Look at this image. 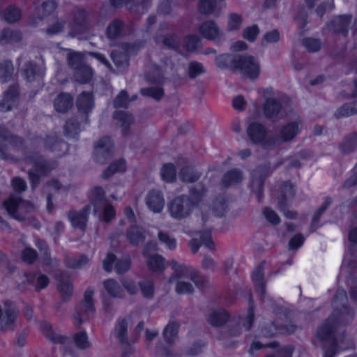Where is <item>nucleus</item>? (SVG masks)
<instances>
[{
	"label": "nucleus",
	"mask_w": 357,
	"mask_h": 357,
	"mask_svg": "<svg viewBox=\"0 0 357 357\" xmlns=\"http://www.w3.org/2000/svg\"><path fill=\"white\" fill-rule=\"evenodd\" d=\"M64 128L68 136L75 137L79 133V123L76 119L71 118L66 121Z\"/></svg>",
	"instance_id": "62"
},
{
	"label": "nucleus",
	"mask_w": 357,
	"mask_h": 357,
	"mask_svg": "<svg viewBox=\"0 0 357 357\" xmlns=\"http://www.w3.org/2000/svg\"><path fill=\"white\" fill-rule=\"evenodd\" d=\"M349 240L351 243L349 251L352 257V259H350V261H354L357 259V227L350 230Z\"/></svg>",
	"instance_id": "61"
},
{
	"label": "nucleus",
	"mask_w": 357,
	"mask_h": 357,
	"mask_svg": "<svg viewBox=\"0 0 357 357\" xmlns=\"http://www.w3.org/2000/svg\"><path fill=\"white\" fill-rule=\"evenodd\" d=\"M200 43V38L197 35H188L184 39V47L188 52L196 50Z\"/></svg>",
	"instance_id": "64"
},
{
	"label": "nucleus",
	"mask_w": 357,
	"mask_h": 357,
	"mask_svg": "<svg viewBox=\"0 0 357 357\" xmlns=\"http://www.w3.org/2000/svg\"><path fill=\"white\" fill-rule=\"evenodd\" d=\"M92 69L84 64L79 69L75 70V77L77 82L82 84L88 82L92 77Z\"/></svg>",
	"instance_id": "49"
},
{
	"label": "nucleus",
	"mask_w": 357,
	"mask_h": 357,
	"mask_svg": "<svg viewBox=\"0 0 357 357\" xmlns=\"http://www.w3.org/2000/svg\"><path fill=\"white\" fill-rule=\"evenodd\" d=\"M3 205L8 213L14 219L32 225L36 229L40 228L39 221L33 216L37 207L33 202L16 195H11L3 202Z\"/></svg>",
	"instance_id": "2"
},
{
	"label": "nucleus",
	"mask_w": 357,
	"mask_h": 357,
	"mask_svg": "<svg viewBox=\"0 0 357 357\" xmlns=\"http://www.w3.org/2000/svg\"><path fill=\"white\" fill-rule=\"evenodd\" d=\"M146 204L153 212L160 213L165 205L162 194L157 190H151L146 197Z\"/></svg>",
	"instance_id": "29"
},
{
	"label": "nucleus",
	"mask_w": 357,
	"mask_h": 357,
	"mask_svg": "<svg viewBox=\"0 0 357 357\" xmlns=\"http://www.w3.org/2000/svg\"><path fill=\"white\" fill-rule=\"evenodd\" d=\"M243 178V172L239 169H232L227 172L222 176L220 185L222 188H228L240 183Z\"/></svg>",
	"instance_id": "27"
},
{
	"label": "nucleus",
	"mask_w": 357,
	"mask_h": 357,
	"mask_svg": "<svg viewBox=\"0 0 357 357\" xmlns=\"http://www.w3.org/2000/svg\"><path fill=\"white\" fill-rule=\"evenodd\" d=\"M14 67L12 62L6 60L0 63V81L8 82L13 76Z\"/></svg>",
	"instance_id": "48"
},
{
	"label": "nucleus",
	"mask_w": 357,
	"mask_h": 357,
	"mask_svg": "<svg viewBox=\"0 0 357 357\" xmlns=\"http://www.w3.org/2000/svg\"><path fill=\"white\" fill-rule=\"evenodd\" d=\"M45 67L43 61L37 63L35 61H28L24 64L22 73L24 79L32 82L45 75Z\"/></svg>",
	"instance_id": "19"
},
{
	"label": "nucleus",
	"mask_w": 357,
	"mask_h": 357,
	"mask_svg": "<svg viewBox=\"0 0 357 357\" xmlns=\"http://www.w3.org/2000/svg\"><path fill=\"white\" fill-rule=\"evenodd\" d=\"M189 202L184 194L176 196L167 204L169 215L176 220H182L190 217L194 208Z\"/></svg>",
	"instance_id": "6"
},
{
	"label": "nucleus",
	"mask_w": 357,
	"mask_h": 357,
	"mask_svg": "<svg viewBox=\"0 0 357 357\" xmlns=\"http://www.w3.org/2000/svg\"><path fill=\"white\" fill-rule=\"evenodd\" d=\"M347 296L343 289H338L333 298V312L325 322L317 328V338L321 342H333L335 327L349 324L354 318V312L347 307Z\"/></svg>",
	"instance_id": "1"
},
{
	"label": "nucleus",
	"mask_w": 357,
	"mask_h": 357,
	"mask_svg": "<svg viewBox=\"0 0 357 357\" xmlns=\"http://www.w3.org/2000/svg\"><path fill=\"white\" fill-rule=\"evenodd\" d=\"M93 98L89 92H82L77 98L76 105L78 109V117L85 123L89 122L88 114L93 107Z\"/></svg>",
	"instance_id": "15"
},
{
	"label": "nucleus",
	"mask_w": 357,
	"mask_h": 357,
	"mask_svg": "<svg viewBox=\"0 0 357 357\" xmlns=\"http://www.w3.org/2000/svg\"><path fill=\"white\" fill-rule=\"evenodd\" d=\"M90 211V206H85L81 211H70L68 213V218L74 227H77L84 231L88 220V213Z\"/></svg>",
	"instance_id": "23"
},
{
	"label": "nucleus",
	"mask_w": 357,
	"mask_h": 357,
	"mask_svg": "<svg viewBox=\"0 0 357 357\" xmlns=\"http://www.w3.org/2000/svg\"><path fill=\"white\" fill-rule=\"evenodd\" d=\"M73 105V98L66 93H60L54 100V105L55 109L61 113L68 112Z\"/></svg>",
	"instance_id": "33"
},
{
	"label": "nucleus",
	"mask_w": 357,
	"mask_h": 357,
	"mask_svg": "<svg viewBox=\"0 0 357 357\" xmlns=\"http://www.w3.org/2000/svg\"><path fill=\"white\" fill-rule=\"evenodd\" d=\"M89 259L86 255H81L79 257H67L66 259V265L71 268H80L88 264Z\"/></svg>",
	"instance_id": "56"
},
{
	"label": "nucleus",
	"mask_w": 357,
	"mask_h": 357,
	"mask_svg": "<svg viewBox=\"0 0 357 357\" xmlns=\"http://www.w3.org/2000/svg\"><path fill=\"white\" fill-rule=\"evenodd\" d=\"M21 17V10L15 6H8L4 11V19L8 23H14Z\"/></svg>",
	"instance_id": "55"
},
{
	"label": "nucleus",
	"mask_w": 357,
	"mask_h": 357,
	"mask_svg": "<svg viewBox=\"0 0 357 357\" xmlns=\"http://www.w3.org/2000/svg\"><path fill=\"white\" fill-rule=\"evenodd\" d=\"M170 265L174 271V275L169 278V282L172 283L175 279L183 277L188 273V268L184 264H179L175 260H172Z\"/></svg>",
	"instance_id": "53"
},
{
	"label": "nucleus",
	"mask_w": 357,
	"mask_h": 357,
	"mask_svg": "<svg viewBox=\"0 0 357 357\" xmlns=\"http://www.w3.org/2000/svg\"><path fill=\"white\" fill-rule=\"evenodd\" d=\"M357 114V109L355 101L352 102L344 103L338 107L334 112V117L337 119L349 117Z\"/></svg>",
	"instance_id": "42"
},
{
	"label": "nucleus",
	"mask_w": 357,
	"mask_h": 357,
	"mask_svg": "<svg viewBox=\"0 0 357 357\" xmlns=\"http://www.w3.org/2000/svg\"><path fill=\"white\" fill-rule=\"evenodd\" d=\"M351 15H342L334 17L326 24L329 31L335 34H341L347 36L349 28L352 22Z\"/></svg>",
	"instance_id": "12"
},
{
	"label": "nucleus",
	"mask_w": 357,
	"mask_h": 357,
	"mask_svg": "<svg viewBox=\"0 0 357 357\" xmlns=\"http://www.w3.org/2000/svg\"><path fill=\"white\" fill-rule=\"evenodd\" d=\"M179 324L177 322L169 324L163 331V335L166 342L173 344L178 338Z\"/></svg>",
	"instance_id": "44"
},
{
	"label": "nucleus",
	"mask_w": 357,
	"mask_h": 357,
	"mask_svg": "<svg viewBox=\"0 0 357 357\" xmlns=\"http://www.w3.org/2000/svg\"><path fill=\"white\" fill-rule=\"evenodd\" d=\"M147 264L153 271H162L165 269L167 262L162 255H155L149 258Z\"/></svg>",
	"instance_id": "46"
},
{
	"label": "nucleus",
	"mask_w": 357,
	"mask_h": 357,
	"mask_svg": "<svg viewBox=\"0 0 357 357\" xmlns=\"http://www.w3.org/2000/svg\"><path fill=\"white\" fill-rule=\"evenodd\" d=\"M67 61L69 66L75 70L79 69L85 63L82 54L79 52H72L68 54Z\"/></svg>",
	"instance_id": "59"
},
{
	"label": "nucleus",
	"mask_w": 357,
	"mask_h": 357,
	"mask_svg": "<svg viewBox=\"0 0 357 357\" xmlns=\"http://www.w3.org/2000/svg\"><path fill=\"white\" fill-rule=\"evenodd\" d=\"M199 31L201 35L208 40H213L223 36L222 31L213 20H208L203 22L200 25Z\"/></svg>",
	"instance_id": "24"
},
{
	"label": "nucleus",
	"mask_w": 357,
	"mask_h": 357,
	"mask_svg": "<svg viewBox=\"0 0 357 357\" xmlns=\"http://www.w3.org/2000/svg\"><path fill=\"white\" fill-rule=\"evenodd\" d=\"M111 58L119 71H126L129 67V56L124 52L113 50L111 52Z\"/></svg>",
	"instance_id": "36"
},
{
	"label": "nucleus",
	"mask_w": 357,
	"mask_h": 357,
	"mask_svg": "<svg viewBox=\"0 0 357 357\" xmlns=\"http://www.w3.org/2000/svg\"><path fill=\"white\" fill-rule=\"evenodd\" d=\"M298 132V125L297 122L289 123L282 126L280 130V136L268 135L266 141L264 144V149H274L284 142L291 141Z\"/></svg>",
	"instance_id": "3"
},
{
	"label": "nucleus",
	"mask_w": 357,
	"mask_h": 357,
	"mask_svg": "<svg viewBox=\"0 0 357 357\" xmlns=\"http://www.w3.org/2000/svg\"><path fill=\"white\" fill-rule=\"evenodd\" d=\"M151 0H141L140 2L134 3H129L128 10L133 14H143L147 8L151 6Z\"/></svg>",
	"instance_id": "57"
},
{
	"label": "nucleus",
	"mask_w": 357,
	"mask_h": 357,
	"mask_svg": "<svg viewBox=\"0 0 357 357\" xmlns=\"http://www.w3.org/2000/svg\"><path fill=\"white\" fill-rule=\"evenodd\" d=\"M202 174L192 166H185L181 169L178 172V177L181 181L187 183L197 182L201 177Z\"/></svg>",
	"instance_id": "34"
},
{
	"label": "nucleus",
	"mask_w": 357,
	"mask_h": 357,
	"mask_svg": "<svg viewBox=\"0 0 357 357\" xmlns=\"http://www.w3.org/2000/svg\"><path fill=\"white\" fill-rule=\"evenodd\" d=\"M206 72L205 68L202 63L192 61H190L186 70V74L188 77L191 79H195L199 75L204 74Z\"/></svg>",
	"instance_id": "45"
},
{
	"label": "nucleus",
	"mask_w": 357,
	"mask_h": 357,
	"mask_svg": "<svg viewBox=\"0 0 357 357\" xmlns=\"http://www.w3.org/2000/svg\"><path fill=\"white\" fill-rule=\"evenodd\" d=\"M145 79L151 84H161L163 81V73L160 68L153 65L150 71L145 74Z\"/></svg>",
	"instance_id": "47"
},
{
	"label": "nucleus",
	"mask_w": 357,
	"mask_h": 357,
	"mask_svg": "<svg viewBox=\"0 0 357 357\" xmlns=\"http://www.w3.org/2000/svg\"><path fill=\"white\" fill-rule=\"evenodd\" d=\"M338 148L344 155H349L357 149V132H353L346 135L339 144Z\"/></svg>",
	"instance_id": "31"
},
{
	"label": "nucleus",
	"mask_w": 357,
	"mask_h": 357,
	"mask_svg": "<svg viewBox=\"0 0 357 357\" xmlns=\"http://www.w3.org/2000/svg\"><path fill=\"white\" fill-rule=\"evenodd\" d=\"M22 39L20 31L7 28L3 29L0 34V43L3 45L9 43H18Z\"/></svg>",
	"instance_id": "37"
},
{
	"label": "nucleus",
	"mask_w": 357,
	"mask_h": 357,
	"mask_svg": "<svg viewBox=\"0 0 357 357\" xmlns=\"http://www.w3.org/2000/svg\"><path fill=\"white\" fill-rule=\"evenodd\" d=\"M55 279L58 282V290L63 301H68L73 293V286L70 275L61 271L55 273Z\"/></svg>",
	"instance_id": "18"
},
{
	"label": "nucleus",
	"mask_w": 357,
	"mask_h": 357,
	"mask_svg": "<svg viewBox=\"0 0 357 357\" xmlns=\"http://www.w3.org/2000/svg\"><path fill=\"white\" fill-rule=\"evenodd\" d=\"M128 323L126 319H119L115 328V335L120 344L123 346H129L128 337Z\"/></svg>",
	"instance_id": "40"
},
{
	"label": "nucleus",
	"mask_w": 357,
	"mask_h": 357,
	"mask_svg": "<svg viewBox=\"0 0 357 357\" xmlns=\"http://www.w3.org/2000/svg\"><path fill=\"white\" fill-rule=\"evenodd\" d=\"M162 180L166 182H173L176 180V171L174 164H165L160 171Z\"/></svg>",
	"instance_id": "50"
},
{
	"label": "nucleus",
	"mask_w": 357,
	"mask_h": 357,
	"mask_svg": "<svg viewBox=\"0 0 357 357\" xmlns=\"http://www.w3.org/2000/svg\"><path fill=\"white\" fill-rule=\"evenodd\" d=\"M124 28V22L119 20H112L106 29V35L108 38L114 40L121 36Z\"/></svg>",
	"instance_id": "41"
},
{
	"label": "nucleus",
	"mask_w": 357,
	"mask_h": 357,
	"mask_svg": "<svg viewBox=\"0 0 357 357\" xmlns=\"http://www.w3.org/2000/svg\"><path fill=\"white\" fill-rule=\"evenodd\" d=\"M103 286L107 294L113 298H123L124 291L119 283L114 279H108L103 282Z\"/></svg>",
	"instance_id": "38"
},
{
	"label": "nucleus",
	"mask_w": 357,
	"mask_h": 357,
	"mask_svg": "<svg viewBox=\"0 0 357 357\" xmlns=\"http://www.w3.org/2000/svg\"><path fill=\"white\" fill-rule=\"evenodd\" d=\"M170 30L171 27L168 24H162L153 38L157 45L177 51L181 45V38L176 33L169 32Z\"/></svg>",
	"instance_id": "8"
},
{
	"label": "nucleus",
	"mask_w": 357,
	"mask_h": 357,
	"mask_svg": "<svg viewBox=\"0 0 357 357\" xmlns=\"http://www.w3.org/2000/svg\"><path fill=\"white\" fill-rule=\"evenodd\" d=\"M227 206L226 200L222 197H218L213 202L212 210L215 215L222 217L227 211Z\"/></svg>",
	"instance_id": "58"
},
{
	"label": "nucleus",
	"mask_w": 357,
	"mask_h": 357,
	"mask_svg": "<svg viewBox=\"0 0 357 357\" xmlns=\"http://www.w3.org/2000/svg\"><path fill=\"white\" fill-rule=\"evenodd\" d=\"M282 109V104L280 100L274 98L266 99L264 105V114L269 119L275 121Z\"/></svg>",
	"instance_id": "30"
},
{
	"label": "nucleus",
	"mask_w": 357,
	"mask_h": 357,
	"mask_svg": "<svg viewBox=\"0 0 357 357\" xmlns=\"http://www.w3.org/2000/svg\"><path fill=\"white\" fill-rule=\"evenodd\" d=\"M114 143L109 137L100 139L95 146V157L99 163H105L113 153Z\"/></svg>",
	"instance_id": "17"
},
{
	"label": "nucleus",
	"mask_w": 357,
	"mask_h": 357,
	"mask_svg": "<svg viewBox=\"0 0 357 357\" xmlns=\"http://www.w3.org/2000/svg\"><path fill=\"white\" fill-rule=\"evenodd\" d=\"M138 284L143 296L147 299L153 298L155 292L153 282L151 280H144Z\"/></svg>",
	"instance_id": "52"
},
{
	"label": "nucleus",
	"mask_w": 357,
	"mask_h": 357,
	"mask_svg": "<svg viewBox=\"0 0 357 357\" xmlns=\"http://www.w3.org/2000/svg\"><path fill=\"white\" fill-rule=\"evenodd\" d=\"M26 160L33 164L36 169L43 174H47L55 169L57 163L55 161H50L43 158V156L38 154L27 156Z\"/></svg>",
	"instance_id": "26"
},
{
	"label": "nucleus",
	"mask_w": 357,
	"mask_h": 357,
	"mask_svg": "<svg viewBox=\"0 0 357 357\" xmlns=\"http://www.w3.org/2000/svg\"><path fill=\"white\" fill-rule=\"evenodd\" d=\"M277 321L268 323L261 327V335L266 337H272L277 334H291L294 333L296 328L295 325H280L276 324Z\"/></svg>",
	"instance_id": "20"
},
{
	"label": "nucleus",
	"mask_w": 357,
	"mask_h": 357,
	"mask_svg": "<svg viewBox=\"0 0 357 357\" xmlns=\"http://www.w3.org/2000/svg\"><path fill=\"white\" fill-rule=\"evenodd\" d=\"M217 0H199L198 3V11L204 15L215 16L219 15V11H217Z\"/></svg>",
	"instance_id": "39"
},
{
	"label": "nucleus",
	"mask_w": 357,
	"mask_h": 357,
	"mask_svg": "<svg viewBox=\"0 0 357 357\" xmlns=\"http://www.w3.org/2000/svg\"><path fill=\"white\" fill-rule=\"evenodd\" d=\"M225 337H236L241 333V322L239 321L229 320V324L222 331Z\"/></svg>",
	"instance_id": "54"
},
{
	"label": "nucleus",
	"mask_w": 357,
	"mask_h": 357,
	"mask_svg": "<svg viewBox=\"0 0 357 357\" xmlns=\"http://www.w3.org/2000/svg\"><path fill=\"white\" fill-rule=\"evenodd\" d=\"M126 161L123 159L115 160L103 171L102 178L103 179H108L116 173L123 172L126 171Z\"/></svg>",
	"instance_id": "43"
},
{
	"label": "nucleus",
	"mask_w": 357,
	"mask_h": 357,
	"mask_svg": "<svg viewBox=\"0 0 357 357\" xmlns=\"http://www.w3.org/2000/svg\"><path fill=\"white\" fill-rule=\"evenodd\" d=\"M89 197L90 204L93 206L94 215L101 218L102 208L109 203L105 190L101 187H94L91 190Z\"/></svg>",
	"instance_id": "14"
},
{
	"label": "nucleus",
	"mask_w": 357,
	"mask_h": 357,
	"mask_svg": "<svg viewBox=\"0 0 357 357\" xmlns=\"http://www.w3.org/2000/svg\"><path fill=\"white\" fill-rule=\"evenodd\" d=\"M295 195L293 185L289 182H284L280 188L278 196V206L284 216L289 219L296 218L297 213L289 211L287 208L288 200Z\"/></svg>",
	"instance_id": "10"
},
{
	"label": "nucleus",
	"mask_w": 357,
	"mask_h": 357,
	"mask_svg": "<svg viewBox=\"0 0 357 357\" xmlns=\"http://www.w3.org/2000/svg\"><path fill=\"white\" fill-rule=\"evenodd\" d=\"M146 231L142 227L133 225L127 229V241L133 246L142 245L146 238Z\"/></svg>",
	"instance_id": "22"
},
{
	"label": "nucleus",
	"mask_w": 357,
	"mask_h": 357,
	"mask_svg": "<svg viewBox=\"0 0 357 357\" xmlns=\"http://www.w3.org/2000/svg\"><path fill=\"white\" fill-rule=\"evenodd\" d=\"M188 192L189 195H185V198L190 202L191 206L195 208L203 202L207 193V188L204 184L199 183L197 185L191 186Z\"/></svg>",
	"instance_id": "25"
},
{
	"label": "nucleus",
	"mask_w": 357,
	"mask_h": 357,
	"mask_svg": "<svg viewBox=\"0 0 357 357\" xmlns=\"http://www.w3.org/2000/svg\"><path fill=\"white\" fill-rule=\"evenodd\" d=\"M265 262H261L254 271L252 280L255 284L257 292L263 299L266 294V283L264 282V265Z\"/></svg>",
	"instance_id": "28"
},
{
	"label": "nucleus",
	"mask_w": 357,
	"mask_h": 357,
	"mask_svg": "<svg viewBox=\"0 0 357 357\" xmlns=\"http://www.w3.org/2000/svg\"><path fill=\"white\" fill-rule=\"evenodd\" d=\"M233 67L251 79H257L260 73L259 63L251 55L234 56Z\"/></svg>",
	"instance_id": "7"
},
{
	"label": "nucleus",
	"mask_w": 357,
	"mask_h": 357,
	"mask_svg": "<svg viewBox=\"0 0 357 357\" xmlns=\"http://www.w3.org/2000/svg\"><path fill=\"white\" fill-rule=\"evenodd\" d=\"M8 144L15 149H23L24 139L13 132L6 127L0 125V159L13 160V158L6 153Z\"/></svg>",
	"instance_id": "5"
},
{
	"label": "nucleus",
	"mask_w": 357,
	"mask_h": 357,
	"mask_svg": "<svg viewBox=\"0 0 357 357\" xmlns=\"http://www.w3.org/2000/svg\"><path fill=\"white\" fill-rule=\"evenodd\" d=\"M57 6L58 3L54 0L43 2L40 6L35 8L32 16L29 17V24L36 26L39 22L51 15L56 10Z\"/></svg>",
	"instance_id": "16"
},
{
	"label": "nucleus",
	"mask_w": 357,
	"mask_h": 357,
	"mask_svg": "<svg viewBox=\"0 0 357 357\" xmlns=\"http://www.w3.org/2000/svg\"><path fill=\"white\" fill-rule=\"evenodd\" d=\"M208 321L213 326L220 327L229 321V314L222 308L214 310L210 313Z\"/></svg>",
	"instance_id": "32"
},
{
	"label": "nucleus",
	"mask_w": 357,
	"mask_h": 357,
	"mask_svg": "<svg viewBox=\"0 0 357 357\" xmlns=\"http://www.w3.org/2000/svg\"><path fill=\"white\" fill-rule=\"evenodd\" d=\"M69 26L68 34L71 37H76L86 32L89 29V25L86 20V13L84 10L75 11L73 22Z\"/></svg>",
	"instance_id": "13"
},
{
	"label": "nucleus",
	"mask_w": 357,
	"mask_h": 357,
	"mask_svg": "<svg viewBox=\"0 0 357 357\" xmlns=\"http://www.w3.org/2000/svg\"><path fill=\"white\" fill-rule=\"evenodd\" d=\"M113 117L121 123L123 135H128L129 128L133 123V116L132 114L124 111H116L113 114Z\"/></svg>",
	"instance_id": "35"
},
{
	"label": "nucleus",
	"mask_w": 357,
	"mask_h": 357,
	"mask_svg": "<svg viewBox=\"0 0 357 357\" xmlns=\"http://www.w3.org/2000/svg\"><path fill=\"white\" fill-rule=\"evenodd\" d=\"M140 93L146 97H151L155 100H160L164 96V91L160 87H148L141 89Z\"/></svg>",
	"instance_id": "60"
},
{
	"label": "nucleus",
	"mask_w": 357,
	"mask_h": 357,
	"mask_svg": "<svg viewBox=\"0 0 357 357\" xmlns=\"http://www.w3.org/2000/svg\"><path fill=\"white\" fill-rule=\"evenodd\" d=\"M246 132L252 144H261L264 148V144L268 135H267L266 128L262 124L257 122L252 123L248 127Z\"/></svg>",
	"instance_id": "21"
},
{
	"label": "nucleus",
	"mask_w": 357,
	"mask_h": 357,
	"mask_svg": "<svg viewBox=\"0 0 357 357\" xmlns=\"http://www.w3.org/2000/svg\"><path fill=\"white\" fill-rule=\"evenodd\" d=\"M19 312L14 303L6 301L2 316L0 318V329L3 332L14 331L16 328Z\"/></svg>",
	"instance_id": "11"
},
{
	"label": "nucleus",
	"mask_w": 357,
	"mask_h": 357,
	"mask_svg": "<svg viewBox=\"0 0 357 357\" xmlns=\"http://www.w3.org/2000/svg\"><path fill=\"white\" fill-rule=\"evenodd\" d=\"M74 342L77 348L85 349L90 347V342L86 332H79L74 335Z\"/></svg>",
	"instance_id": "63"
},
{
	"label": "nucleus",
	"mask_w": 357,
	"mask_h": 357,
	"mask_svg": "<svg viewBox=\"0 0 357 357\" xmlns=\"http://www.w3.org/2000/svg\"><path fill=\"white\" fill-rule=\"evenodd\" d=\"M41 328L45 335L52 342L54 343H64L66 338L63 336L54 333V331H52V326L50 324L43 323L41 324Z\"/></svg>",
	"instance_id": "51"
},
{
	"label": "nucleus",
	"mask_w": 357,
	"mask_h": 357,
	"mask_svg": "<svg viewBox=\"0 0 357 357\" xmlns=\"http://www.w3.org/2000/svg\"><path fill=\"white\" fill-rule=\"evenodd\" d=\"M271 167L269 164L259 165L251 173L250 188L253 193L257 196L259 202L263 200V189L264 182L270 172Z\"/></svg>",
	"instance_id": "9"
},
{
	"label": "nucleus",
	"mask_w": 357,
	"mask_h": 357,
	"mask_svg": "<svg viewBox=\"0 0 357 357\" xmlns=\"http://www.w3.org/2000/svg\"><path fill=\"white\" fill-rule=\"evenodd\" d=\"M93 290L88 289L84 294L83 300L77 305L74 313L75 324L80 326L83 322L90 319L96 312L93 299Z\"/></svg>",
	"instance_id": "4"
}]
</instances>
